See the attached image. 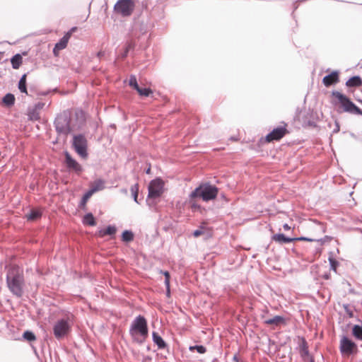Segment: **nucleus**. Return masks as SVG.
Wrapping results in <instances>:
<instances>
[{"label": "nucleus", "instance_id": "58836bf2", "mask_svg": "<svg viewBox=\"0 0 362 362\" xmlns=\"http://www.w3.org/2000/svg\"><path fill=\"white\" fill-rule=\"evenodd\" d=\"M45 104L42 102H38L36 103L34 106V110L40 112V110H42L45 107Z\"/></svg>", "mask_w": 362, "mask_h": 362}, {"label": "nucleus", "instance_id": "9b49d317", "mask_svg": "<svg viewBox=\"0 0 362 362\" xmlns=\"http://www.w3.org/2000/svg\"><path fill=\"white\" fill-rule=\"evenodd\" d=\"M272 240L276 243H280V244L289 243L293 242L295 240H305V241H309V242H313L314 240L313 238H305V237H300V238H288L281 233L274 235L272 236Z\"/></svg>", "mask_w": 362, "mask_h": 362}, {"label": "nucleus", "instance_id": "ea45409f", "mask_svg": "<svg viewBox=\"0 0 362 362\" xmlns=\"http://www.w3.org/2000/svg\"><path fill=\"white\" fill-rule=\"evenodd\" d=\"M202 234H203V230L202 229H198L193 232V235L196 238L200 236Z\"/></svg>", "mask_w": 362, "mask_h": 362}, {"label": "nucleus", "instance_id": "b1692460", "mask_svg": "<svg viewBox=\"0 0 362 362\" xmlns=\"http://www.w3.org/2000/svg\"><path fill=\"white\" fill-rule=\"evenodd\" d=\"M352 334L356 339L362 341V326L354 325L352 328Z\"/></svg>", "mask_w": 362, "mask_h": 362}, {"label": "nucleus", "instance_id": "a19ab883", "mask_svg": "<svg viewBox=\"0 0 362 362\" xmlns=\"http://www.w3.org/2000/svg\"><path fill=\"white\" fill-rule=\"evenodd\" d=\"M60 51V49H56V45L54 46V49H53V53L55 56H57L59 54V52Z\"/></svg>", "mask_w": 362, "mask_h": 362}, {"label": "nucleus", "instance_id": "5701e85b", "mask_svg": "<svg viewBox=\"0 0 362 362\" xmlns=\"http://www.w3.org/2000/svg\"><path fill=\"white\" fill-rule=\"evenodd\" d=\"M83 223L86 225L92 226H95L96 223L95 221V218L93 217V216L91 213L87 214L83 217Z\"/></svg>", "mask_w": 362, "mask_h": 362}, {"label": "nucleus", "instance_id": "423d86ee", "mask_svg": "<svg viewBox=\"0 0 362 362\" xmlns=\"http://www.w3.org/2000/svg\"><path fill=\"white\" fill-rule=\"evenodd\" d=\"M135 7V3L133 0H118L114 6L117 13L122 16H129Z\"/></svg>", "mask_w": 362, "mask_h": 362}, {"label": "nucleus", "instance_id": "8fccbe9b", "mask_svg": "<svg viewBox=\"0 0 362 362\" xmlns=\"http://www.w3.org/2000/svg\"><path fill=\"white\" fill-rule=\"evenodd\" d=\"M98 56H102L101 52H98Z\"/></svg>", "mask_w": 362, "mask_h": 362}, {"label": "nucleus", "instance_id": "7c9ffc66", "mask_svg": "<svg viewBox=\"0 0 362 362\" xmlns=\"http://www.w3.org/2000/svg\"><path fill=\"white\" fill-rule=\"evenodd\" d=\"M137 92L140 95L142 96H148L152 93V90L150 88H141L140 87L136 89Z\"/></svg>", "mask_w": 362, "mask_h": 362}, {"label": "nucleus", "instance_id": "e433bc0d", "mask_svg": "<svg viewBox=\"0 0 362 362\" xmlns=\"http://www.w3.org/2000/svg\"><path fill=\"white\" fill-rule=\"evenodd\" d=\"M301 355L303 358H305V356H308V357L309 356L308 350V348L305 344H303L302 346Z\"/></svg>", "mask_w": 362, "mask_h": 362}, {"label": "nucleus", "instance_id": "aec40b11", "mask_svg": "<svg viewBox=\"0 0 362 362\" xmlns=\"http://www.w3.org/2000/svg\"><path fill=\"white\" fill-rule=\"evenodd\" d=\"M22 57L19 54H15L11 59L12 67L14 69H18L22 64Z\"/></svg>", "mask_w": 362, "mask_h": 362}, {"label": "nucleus", "instance_id": "412c9836", "mask_svg": "<svg viewBox=\"0 0 362 362\" xmlns=\"http://www.w3.org/2000/svg\"><path fill=\"white\" fill-rule=\"evenodd\" d=\"M70 37V34H66V35H64L60 40L59 42H58L55 45H56V49H64L67 44H68V41H69V39Z\"/></svg>", "mask_w": 362, "mask_h": 362}, {"label": "nucleus", "instance_id": "2eb2a0df", "mask_svg": "<svg viewBox=\"0 0 362 362\" xmlns=\"http://www.w3.org/2000/svg\"><path fill=\"white\" fill-rule=\"evenodd\" d=\"M105 187V182L102 180H98L92 183L91 187L89 191L93 194L95 192L103 189Z\"/></svg>", "mask_w": 362, "mask_h": 362}, {"label": "nucleus", "instance_id": "f03ea898", "mask_svg": "<svg viewBox=\"0 0 362 362\" xmlns=\"http://www.w3.org/2000/svg\"><path fill=\"white\" fill-rule=\"evenodd\" d=\"M7 284L10 291L17 296L23 294V277L18 267H11L7 274Z\"/></svg>", "mask_w": 362, "mask_h": 362}, {"label": "nucleus", "instance_id": "79ce46f5", "mask_svg": "<svg viewBox=\"0 0 362 362\" xmlns=\"http://www.w3.org/2000/svg\"><path fill=\"white\" fill-rule=\"evenodd\" d=\"M283 228L284 230H288L291 229V227L287 224V223H285L284 226H283Z\"/></svg>", "mask_w": 362, "mask_h": 362}, {"label": "nucleus", "instance_id": "4468645a", "mask_svg": "<svg viewBox=\"0 0 362 362\" xmlns=\"http://www.w3.org/2000/svg\"><path fill=\"white\" fill-rule=\"evenodd\" d=\"M339 81V74L337 71H333L330 74L325 76L323 79L322 82L324 85L327 87L334 84Z\"/></svg>", "mask_w": 362, "mask_h": 362}, {"label": "nucleus", "instance_id": "c756f323", "mask_svg": "<svg viewBox=\"0 0 362 362\" xmlns=\"http://www.w3.org/2000/svg\"><path fill=\"white\" fill-rule=\"evenodd\" d=\"M93 195V194L88 190L87 192H86V194L83 195L81 201V203H80V205L81 207H84L86 204V202H88V200L90 198V197Z\"/></svg>", "mask_w": 362, "mask_h": 362}, {"label": "nucleus", "instance_id": "a211bd4d", "mask_svg": "<svg viewBox=\"0 0 362 362\" xmlns=\"http://www.w3.org/2000/svg\"><path fill=\"white\" fill-rule=\"evenodd\" d=\"M116 228L113 226H109L106 229H101L98 231V235L104 237L105 235H112L116 233Z\"/></svg>", "mask_w": 362, "mask_h": 362}, {"label": "nucleus", "instance_id": "7ed1b4c3", "mask_svg": "<svg viewBox=\"0 0 362 362\" xmlns=\"http://www.w3.org/2000/svg\"><path fill=\"white\" fill-rule=\"evenodd\" d=\"M218 192V189L209 183L200 185L189 194V198L193 199L200 198L204 202H209L216 199Z\"/></svg>", "mask_w": 362, "mask_h": 362}, {"label": "nucleus", "instance_id": "393cba45", "mask_svg": "<svg viewBox=\"0 0 362 362\" xmlns=\"http://www.w3.org/2000/svg\"><path fill=\"white\" fill-rule=\"evenodd\" d=\"M3 102L8 106L12 105L14 104L15 97L13 94L8 93L4 97Z\"/></svg>", "mask_w": 362, "mask_h": 362}, {"label": "nucleus", "instance_id": "473e14b6", "mask_svg": "<svg viewBox=\"0 0 362 362\" xmlns=\"http://www.w3.org/2000/svg\"><path fill=\"white\" fill-rule=\"evenodd\" d=\"M129 84L130 86L133 87L135 90L138 89V88L139 87L137 83L136 76H133V75L131 76L129 78Z\"/></svg>", "mask_w": 362, "mask_h": 362}, {"label": "nucleus", "instance_id": "c85d7f7f", "mask_svg": "<svg viewBox=\"0 0 362 362\" xmlns=\"http://www.w3.org/2000/svg\"><path fill=\"white\" fill-rule=\"evenodd\" d=\"M29 118L31 120H37L40 118V112L33 109L29 111Z\"/></svg>", "mask_w": 362, "mask_h": 362}, {"label": "nucleus", "instance_id": "a18cd8bd", "mask_svg": "<svg viewBox=\"0 0 362 362\" xmlns=\"http://www.w3.org/2000/svg\"><path fill=\"white\" fill-rule=\"evenodd\" d=\"M129 48L127 49L126 52L124 54V57L127 55V53L128 52Z\"/></svg>", "mask_w": 362, "mask_h": 362}, {"label": "nucleus", "instance_id": "6ab92c4d", "mask_svg": "<svg viewBox=\"0 0 362 362\" xmlns=\"http://www.w3.org/2000/svg\"><path fill=\"white\" fill-rule=\"evenodd\" d=\"M361 83L362 81L359 76H353L346 81V85L349 87H357Z\"/></svg>", "mask_w": 362, "mask_h": 362}, {"label": "nucleus", "instance_id": "f3484780", "mask_svg": "<svg viewBox=\"0 0 362 362\" xmlns=\"http://www.w3.org/2000/svg\"><path fill=\"white\" fill-rule=\"evenodd\" d=\"M267 325H274L278 326L282 323H284V318L281 316H274L272 318H269L265 320Z\"/></svg>", "mask_w": 362, "mask_h": 362}, {"label": "nucleus", "instance_id": "6e6552de", "mask_svg": "<svg viewBox=\"0 0 362 362\" xmlns=\"http://www.w3.org/2000/svg\"><path fill=\"white\" fill-rule=\"evenodd\" d=\"M339 350L342 355L350 356L357 352L358 348L356 343L346 336H342L339 343Z\"/></svg>", "mask_w": 362, "mask_h": 362}, {"label": "nucleus", "instance_id": "2f4dec72", "mask_svg": "<svg viewBox=\"0 0 362 362\" xmlns=\"http://www.w3.org/2000/svg\"><path fill=\"white\" fill-rule=\"evenodd\" d=\"M23 337L25 340L29 341H34L36 339L35 334L32 332H30V331L25 332L23 333Z\"/></svg>", "mask_w": 362, "mask_h": 362}, {"label": "nucleus", "instance_id": "37998d69", "mask_svg": "<svg viewBox=\"0 0 362 362\" xmlns=\"http://www.w3.org/2000/svg\"><path fill=\"white\" fill-rule=\"evenodd\" d=\"M346 313L349 315L350 317H353V313H352L351 311H349V310H346Z\"/></svg>", "mask_w": 362, "mask_h": 362}, {"label": "nucleus", "instance_id": "f257e3e1", "mask_svg": "<svg viewBox=\"0 0 362 362\" xmlns=\"http://www.w3.org/2000/svg\"><path fill=\"white\" fill-rule=\"evenodd\" d=\"M129 333L134 341L141 344L148 336V327L146 319L141 315L137 316L132 322Z\"/></svg>", "mask_w": 362, "mask_h": 362}, {"label": "nucleus", "instance_id": "09e8293b", "mask_svg": "<svg viewBox=\"0 0 362 362\" xmlns=\"http://www.w3.org/2000/svg\"><path fill=\"white\" fill-rule=\"evenodd\" d=\"M98 56H102L101 52H98Z\"/></svg>", "mask_w": 362, "mask_h": 362}, {"label": "nucleus", "instance_id": "bb28decb", "mask_svg": "<svg viewBox=\"0 0 362 362\" xmlns=\"http://www.w3.org/2000/svg\"><path fill=\"white\" fill-rule=\"evenodd\" d=\"M41 216L40 212L38 210H32L30 214L26 215L28 220L34 221L40 218Z\"/></svg>", "mask_w": 362, "mask_h": 362}, {"label": "nucleus", "instance_id": "4c0bfd02", "mask_svg": "<svg viewBox=\"0 0 362 362\" xmlns=\"http://www.w3.org/2000/svg\"><path fill=\"white\" fill-rule=\"evenodd\" d=\"M332 237L326 235L323 238H321L320 240L313 239L314 240L313 241H318V242H320L322 244H323L326 242H329V241L332 240Z\"/></svg>", "mask_w": 362, "mask_h": 362}, {"label": "nucleus", "instance_id": "49530a36", "mask_svg": "<svg viewBox=\"0 0 362 362\" xmlns=\"http://www.w3.org/2000/svg\"><path fill=\"white\" fill-rule=\"evenodd\" d=\"M166 295H167L168 296H170V292L168 293V290L166 291Z\"/></svg>", "mask_w": 362, "mask_h": 362}, {"label": "nucleus", "instance_id": "cd10ccee", "mask_svg": "<svg viewBox=\"0 0 362 362\" xmlns=\"http://www.w3.org/2000/svg\"><path fill=\"white\" fill-rule=\"evenodd\" d=\"M134 235L133 233L129 230H124L122 233V240L125 242H129L133 240Z\"/></svg>", "mask_w": 362, "mask_h": 362}, {"label": "nucleus", "instance_id": "f704fd0d", "mask_svg": "<svg viewBox=\"0 0 362 362\" xmlns=\"http://www.w3.org/2000/svg\"><path fill=\"white\" fill-rule=\"evenodd\" d=\"M165 277V284L166 286V288H168V291L169 292V285H170V274L168 272H161Z\"/></svg>", "mask_w": 362, "mask_h": 362}, {"label": "nucleus", "instance_id": "c9c22d12", "mask_svg": "<svg viewBox=\"0 0 362 362\" xmlns=\"http://www.w3.org/2000/svg\"><path fill=\"white\" fill-rule=\"evenodd\" d=\"M329 264H330V268L336 271L337 267L338 266V262L334 259L333 258H329Z\"/></svg>", "mask_w": 362, "mask_h": 362}, {"label": "nucleus", "instance_id": "dca6fc26", "mask_svg": "<svg viewBox=\"0 0 362 362\" xmlns=\"http://www.w3.org/2000/svg\"><path fill=\"white\" fill-rule=\"evenodd\" d=\"M152 337L153 342L159 349H164L166 346L165 342L157 332H153Z\"/></svg>", "mask_w": 362, "mask_h": 362}, {"label": "nucleus", "instance_id": "20e7f679", "mask_svg": "<svg viewBox=\"0 0 362 362\" xmlns=\"http://www.w3.org/2000/svg\"><path fill=\"white\" fill-rule=\"evenodd\" d=\"M332 94L339 100L345 112L362 115V110L358 108L346 96H345L344 95L341 94L338 91L333 92Z\"/></svg>", "mask_w": 362, "mask_h": 362}, {"label": "nucleus", "instance_id": "f8f14e48", "mask_svg": "<svg viewBox=\"0 0 362 362\" xmlns=\"http://www.w3.org/2000/svg\"><path fill=\"white\" fill-rule=\"evenodd\" d=\"M65 158L66 166L69 170H71L76 173H80L82 171V167L81 165L76 160L72 158L69 153H65Z\"/></svg>", "mask_w": 362, "mask_h": 362}, {"label": "nucleus", "instance_id": "39448f33", "mask_svg": "<svg viewBox=\"0 0 362 362\" xmlns=\"http://www.w3.org/2000/svg\"><path fill=\"white\" fill-rule=\"evenodd\" d=\"M70 330L71 325L68 320H59L53 326V333L57 339H61L67 336Z\"/></svg>", "mask_w": 362, "mask_h": 362}, {"label": "nucleus", "instance_id": "c03bdc74", "mask_svg": "<svg viewBox=\"0 0 362 362\" xmlns=\"http://www.w3.org/2000/svg\"><path fill=\"white\" fill-rule=\"evenodd\" d=\"M150 171H151V169H150V168H148L146 170V173L147 174H148V173H150Z\"/></svg>", "mask_w": 362, "mask_h": 362}, {"label": "nucleus", "instance_id": "72a5a7b5", "mask_svg": "<svg viewBox=\"0 0 362 362\" xmlns=\"http://www.w3.org/2000/svg\"><path fill=\"white\" fill-rule=\"evenodd\" d=\"M190 351L196 350L199 354H204L206 352V348L204 346H192L189 347Z\"/></svg>", "mask_w": 362, "mask_h": 362}, {"label": "nucleus", "instance_id": "ddd939ff", "mask_svg": "<svg viewBox=\"0 0 362 362\" xmlns=\"http://www.w3.org/2000/svg\"><path fill=\"white\" fill-rule=\"evenodd\" d=\"M286 129L284 127H277L266 136V140L269 142L274 140H279L281 139L286 134Z\"/></svg>", "mask_w": 362, "mask_h": 362}, {"label": "nucleus", "instance_id": "0eeeda50", "mask_svg": "<svg viewBox=\"0 0 362 362\" xmlns=\"http://www.w3.org/2000/svg\"><path fill=\"white\" fill-rule=\"evenodd\" d=\"M73 146L80 156L83 158L87 157V140L83 135L78 134L74 136Z\"/></svg>", "mask_w": 362, "mask_h": 362}, {"label": "nucleus", "instance_id": "9d476101", "mask_svg": "<svg viewBox=\"0 0 362 362\" xmlns=\"http://www.w3.org/2000/svg\"><path fill=\"white\" fill-rule=\"evenodd\" d=\"M54 124L57 132L59 133L68 134L71 132L69 119L66 116L58 117Z\"/></svg>", "mask_w": 362, "mask_h": 362}, {"label": "nucleus", "instance_id": "1a4fd4ad", "mask_svg": "<svg viewBox=\"0 0 362 362\" xmlns=\"http://www.w3.org/2000/svg\"><path fill=\"white\" fill-rule=\"evenodd\" d=\"M163 182L159 178L153 180L148 185V197H159L163 193Z\"/></svg>", "mask_w": 362, "mask_h": 362}, {"label": "nucleus", "instance_id": "de8ad7c7", "mask_svg": "<svg viewBox=\"0 0 362 362\" xmlns=\"http://www.w3.org/2000/svg\"><path fill=\"white\" fill-rule=\"evenodd\" d=\"M310 362H315V361H314V360L312 358H310Z\"/></svg>", "mask_w": 362, "mask_h": 362}, {"label": "nucleus", "instance_id": "a878e982", "mask_svg": "<svg viewBox=\"0 0 362 362\" xmlns=\"http://www.w3.org/2000/svg\"><path fill=\"white\" fill-rule=\"evenodd\" d=\"M130 190H131V192H132V194L134 202H136L137 204H139V202L138 201L139 185L135 184V185H132L131 187Z\"/></svg>", "mask_w": 362, "mask_h": 362}, {"label": "nucleus", "instance_id": "4be33fe9", "mask_svg": "<svg viewBox=\"0 0 362 362\" xmlns=\"http://www.w3.org/2000/svg\"><path fill=\"white\" fill-rule=\"evenodd\" d=\"M18 89L21 93H25L28 94L27 88H26V74H23L19 82H18Z\"/></svg>", "mask_w": 362, "mask_h": 362}]
</instances>
